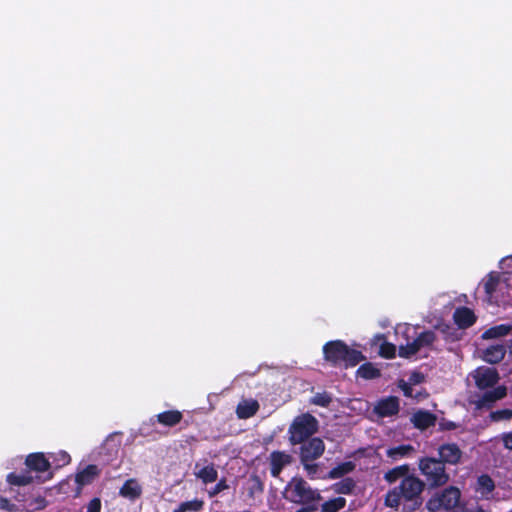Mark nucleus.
Listing matches in <instances>:
<instances>
[{
    "label": "nucleus",
    "instance_id": "1",
    "mask_svg": "<svg viewBox=\"0 0 512 512\" xmlns=\"http://www.w3.org/2000/svg\"><path fill=\"white\" fill-rule=\"evenodd\" d=\"M425 482L414 474L404 477L398 486L390 489L384 499L386 507L398 509L403 502L411 511L417 510L423 503L422 493Z\"/></svg>",
    "mask_w": 512,
    "mask_h": 512
},
{
    "label": "nucleus",
    "instance_id": "2",
    "mask_svg": "<svg viewBox=\"0 0 512 512\" xmlns=\"http://www.w3.org/2000/svg\"><path fill=\"white\" fill-rule=\"evenodd\" d=\"M323 357L333 367L352 368L366 359L360 350L350 348L343 340H331L323 346Z\"/></svg>",
    "mask_w": 512,
    "mask_h": 512
},
{
    "label": "nucleus",
    "instance_id": "3",
    "mask_svg": "<svg viewBox=\"0 0 512 512\" xmlns=\"http://www.w3.org/2000/svg\"><path fill=\"white\" fill-rule=\"evenodd\" d=\"M283 498L297 505H318L322 496L318 489L312 488L301 476L292 477L283 491Z\"/></svg>",
    "mask_w": 512,
    "mask_h": 512
},
{
    "label": "nucleus",
    "instance_id": "4",
    "mask_svg": "<svg viewBox=\"0 0 512 512\" xmlns=\"http://www.w3.org/2000/svg\"><path fill=\"white\" fill-rule=\"evenodd\" d=\"M418 470L423 477L425 487L436 489L444 487L450 481V474L442 461L433 456H423L418 459Z\"/></svg>",
    "mask_w": 512,
    "mask_h": 512
},
{
    "label": "nucleus",
    "instance_id": "5",
    "mask_svg": "<svg viewBox=\"0 0 512 512\" xmlns=\"http://www.w3.org/2000/svg\"><path fill=\"white\" fill-rule=\"evenodd\" d=\"M317 430L318 421L313 415L309 413L299 415L292 421L288 429L289 441L292 445L303 443L311 439Z\"/></svg>",
    "mask_w": 512,
    "mask_h": 512
},
{
    "label": "nucleus",
    "instance_id": "6",
    "mask_svg": "<svg viewBox=\"0 0 512 512\" xmlns=\"http://www.w3.org/2000/svg\"><path fill=\"white\" fill-rule=\"evenodd\" d=\"M461 499V491L456 486H448L434 493L426 502V508L430 512L440 510L450 511L456 508Z\"/></svg>",
    "mask_w": 512,
    "mask_h": 512
},
{
    "label": "nucleus",
    "instance_id": "7",
    "mask_svg": "<svg viewBox=\"0 0 512 512\" xmlns=\"http://www.w3.org/2000/svg\"><path fill=\"white\" fill-rule=\"evenodd\" d=\"M437 339L436 334L432 330L421 332L412 342L399 347V356L402 358H410L418 353L423 347H431Z\"/></svg>",
    "mask_w": 512,
    "mask_h": 512
},
{
    "label": "nucleus",
    "instance_id": "8",
    "mask_svg": "<svg viewBox=\"0 0 512 512\" xmlns=\"http://www.w3.org/2000/svg\"><path fill=\"white\" fill-rule=\"evenodd\" d=\"M484 391L481 395H475V399L471 401L477 410H489L497 401L507 396V388L504 385H498Z\"/></svg>",
    "mask_w": 512,
    "mask_h": 512
},
{
    "label": "nucleus",
    "instance_id": "9",
    "mask_svg": "<svg viewBox=\"0 0 512 512\" xmlns=\"http://www.w3.org/2000/svg\"><path fill=\"white\" fill-rule=\"evenodd\" d=\"M300 444V462H313L320 458L325 451V443L319 437H312Z\"/></svg>",
    "mask_w": 512,
    "mask_h": 512
},
{
    "label": "nucleus",
    "instance_id": "10",
    "mask_svg": "<svg viewBox=\"0 0 512 512\" xmlns=\"http://www.w3.org/2000/svg\"><path fill=\"white\" fill-rule=\"evenodd\" d=\"M473 378L479 390H487L496 387L500 377L497 369L491 367H479L474 371Z\"/></svg>",
    "mask_w": 512,
    "mask_h": 512
},
{
    "label": "nucleus",
    "instance_id": "11",
    "mask_svg": "<svg viewBox=\"0 0 512 512\" xmlns=\"http://www.w3.org/2000/svg\"><path fill=\"white\" fill-rule=\"evenodd\" d=\"M400 401L396 396L379 399L374 405L373 412L380 418L392 417L399 413Z\"/></svg>",
    "mask_w": 512,
    "mask_h": 512
},
{
    "label": "nucleus",
    "instance_id": "12",
    "mask_svg": "<svg viewBox=\"0 0 512 512\" xmlns=\"http://www.w3.org/2000/svg\"><path fill=\"white\" fill-rule=\"evenodd\" d=\"M438 460L446 465H457L461 462L463 455L462 450L456 443H444L439 445L438 449Z\"/></svg>",
    "mask_w": 512,
    "mask_h": 512
},
{
    "label": "nucleus",
    "instance_id": "13",
    "mask_svg": "<svg viewBox=\"0 0 512 512\" xmlns=\"http://www.w3.org/2000/svg\"><path fill=\"white\" fill-rule=\"evenodd\" d=\"M100 474L101 470L95 464H89L81 471H78L75 475V483L77 484L75 496H79L83 487L92 484Z\"/></svg>",
    "mask_w": 512,
    "mask_h": 512
},
{
    "label": "nucleus",
    "instance_id": "14",
    "mask_svg": "<svg viewBox=\"0 0 512 512\" xmlns=\"http://www.w3.org/2000/svg\"><path fill=\"white\" fill-rule=\"evenodd\" d=\"M25 466L27 470H30L31 474L33 471L43 473L51 468V462L45 457L44 453L36 452L26 456Z\"/></svg>",
    "mask_w": 512,
    "mask_h": 512
},
{
    "label": "nucleus",
    "instance_id": "15",
    "mask_svg": "<svg viewBox=\"0 0 512 512\" xmlns=\"http://www.w3.org/2000/svg\"><path fill=\"white\" fill-rule=\"evenodd\" d=\"M292 456L283 451H273L270 454V473L277 478L285 466L291 464Z\"/></svg>",
    "mask_w": 512,
    "mask_h": 512
},
{
    "label": "nucleus",
    "instance_id": "16",
    "mask_svg": "<svg viewBox=\"0 0 512 512\" xmlns=\"http://www.w3.org/2000/svg\"><path fill=\"white\" fill-rule=\"evenodd\" d=\"M453 320L458 329H467L475 324L477 317L472 309L463 306L455 309Z\"/></svg>",
    "mask_w": 512,
    "mask_h": 512
},
{
    "label": "nucleus",
    "instance_id": "17",
    "mask_svg": "<svg viewBox=\"0 0 512 512\" xmlns=\"http://www.w3.org/2000/svg\"><path fill=\"white\" fill-rule=\"evenodd\" d=\"M410 420L415 428L423 431L434 426L436 424L437 417L430 411L418 410L412 415Z\"/></svg>",
    "mask_w": 512,
    "mask_h": 512
},
{
    "label": "nucleus",
    "instance_id": "18",
    "mask_svg": "<svg viewBox=\"0 0 512 512\" xmlns=\"http://www.w3.org/2000/svg\"><path fill=\"white\" fill-rule=\"evenodd\" d=\"M39 479H40L39 476H33L30 473V470H27L26 468L23 469L22 471H20L19 473L11 472L6 476V481L11 487L26 486V485L33 483L35 480H39ZM12 490L13 489L10 488V491H12Z\"/></svg>",
    "mask_w": 512,
    "mask_h": 512
},
{
    "label": "nucleus",
    "instance_id": "19",
    "mask_svg": "<svg viewBox=\"0 0 512 512\" xmlns=\"http://www.w3.org/2000/svg\"><path fill=\"white\" fill-rule=\"evenodd\" d=\"M260 405L255 399H245L238 403L236 415L239 419H248L253 417L259 410Z\"/></svg>",
    "mask_w": 512,
    "mask_h": 512
},
{
    "label": "nucleus",
    "instance_id": "20",
    "mask_svg": "<svg viewBox=\"0 0 512 512\" xmlns=\"http://www.w3.org/2000/svg\"><path fill=\"white\" fill-rule=\"evenodd\" d=\"M506 354V348L503 344H496L487 347L483 352L484 361L490 364L500 363Z\"/></svg>",
    "mask_w": 512,
    "mask_h": 512
},
{
    "label": "nucleus",
    "instance_id": "21",
    "mask_svg": "<svg viewBox=\"0 0 512 512\" xmlns=\"http://www.w3.org/2000/svg\"><path fill=\"white\" fill-rule=\"evenodd\" d=\"M183 419L179 410H167L156 415V421L166 427H174Z\"/></svg>",
    "mask_w": 512,
    "mask_h": 512
},
{
    "label": "nucleus",
    "instance_id": "22",
    "mask_svg": "<svg viewBox=\"0 0 512 512\" xmlns=\"http://www.w3.org/2000/svg\"><path fill=\"white\" fill-rule=\"evenodd\" d=\"M410 466L408 464H403L396 466L384 474V480L389 483L393 484L399 479H403L404 477L410 476Z\"/></svg>",
    "mask_w": 512,
    "mask_h": 512
},
{
    "label": "nucleus",
    "instance_id": "23",
    "mask_svg": "<svg viewBox=\"0 0 512 512\" xmlns=\"http://www.w3.org/2000/svg\"><path fill=\"white\" fill-rule=\"evenodd\" d=\"M415 452L414 446L411 444H402L396 447H391L387 449L386 455L392 461H396L405 457H409L412 453Z\"/></svg>",
    "mask_w": 512,
    "mask_h": 512
},
{
    "label": "nucleus",
    "instance_id": "24",
    "mask_svg": "<svg viewBox=\"0 0 512 512\" xmlns=\"http://www.w3.org/2000/svg\"><path fill=\"white\" fill-rule=\"evenodd\" d=\"M141 492V487L137 484V482L134 479L126 480L119 490V494L122 497L129 498L132 500L140 497Z\"/></svg>",
    "mask_w": 512,
    "mask_h": 512
},
{
    "label": "nucleus",
    "instance_id": "25",
    "mask_svg": "<svg viewBox=\"0 0 512 512\" xmlns=\"http://www.w3.org/2000/svg\"><path fill=\"white\" fill-rule=\"evenodd\" d=\"M357 377L365 380H372L381 376V371L373 363L366 362L359 366L356 371Z\"/></svg>",
    "mask_w": 512,
    "mask_h": 512
},
{
    "label": "nucleus",
    "instance_id": "26",
    "mask_svg": "<svg viewBox=\"0 0 512 512\" xmlns=\"http://www.w3.org/2000/svg\"><path fill=\"white\" fill-rule=\"evenodd\" d=\"M494 489L495 482L488 474H481L477 478L476 491H478L483 497H487L494 491Z\"/></svg>",
    "mask_w": 512,
    "mask_h": 512
},
{
    "label": "nucleus",
    "instance_id": "27",
    "mask_svg": "<svg viewBox=\"0 0 512 512\" xmlns=\"http://www.w3.org/2000/svg\"><path fill=\"white\" fill-rule=\"evenodd\" d=\"M354 469L355 464L352 461L342 462L329 471L327 478L339 479L351 473L352 471H354Z\"/></svg>",
    "mask_w": 512,
    "mask_h": 512
},
{
    "label": "nucleus",
    "instance_id": "28",
    "mask_svg": "<svg viewBox=\"0 0 512 512\" xmlns=\"http://www.w3.org/2000/svg\"><path fill=\"white\" fill-rule=\"evenodd\" d=\"M356 483L351 477L343 478L332 485V490L337 494L349 495L355 489Z\"/></svg>",
    "mask_w": 512,
    "mask_h": 512
},
{
    "label": "nucleus",
    "instance_id": "29",
    "mask_svg": "<svg viewBox=\"0 0 512 512\" xmlns=\"http://www.w3.org/2000/svg\"><path fill=\"white\" fill-rule=\"evenodd\" d=\"M511 326L507 324H500L490 327L482 334L483 339H495L506 336L511 331Z\"/></svg>",
    "mask_w": 512,
    "mask_h": 512
},
{
    "label": "nucleus",
    "instance_id": "30",
    "mask_svg": "<svg viewBox=\"0 0 512 512\" xmlns=\"http://www.w3.org/2000/svg\"><path fill=\"white\" fill-rule=\"evenodd\" d=\"M204 504L202 499L195 498L190 501L181 502L173 512H199L204 508Z\"/></svg>",
    "mask_w": 512,
    "mask_h": 512
},
{
    "label": "nucleus",
    "instance_id": "31",
    "mask_svg": "<svg viewBox=\"0 0 512 512\" xmlns=\"http://www.w3.org/2000/svg\"><path fill=\"white\" fill-rule=\"evenodd\" d=\"M248 496L254 498L256 495H260L264 492V483L260 476L252 474L248 480Z\"/></svg>",
    "mask_w": 512,
    "mask_h": 512
},
{
    "label": "nucleus",
    "instance_id": "32",
    "mask_svg": "<svg viewBox=\"0 0 512 512\" xmlns=\"http://www.w3.org/2000/svg\"><path fill=\"white\" fill-rule=\"evenodd\" d=\"M196 476L200 478L203 483H212L215 482L218 478V471L214 467L213 464L204 466L197 473Z\"/></svg>",
    "mask_w": 512,
    "mask_h": 512
},
{
    "label": "nucleus",
    "instance_id": "33",
    "mask_svg": "<svg viewBox=\"0 0 512 512\" xmlns=\"http://www.w3.org/2000/svg\"><path fill=\"white\" fill-rule=\"evenodd\" d=\"M346 506V499L343 497H336L325 501L321 505L322 512H338Z\"/></svg>",
    "mask_w": 512,
    "mask_h": 512
},
{
    "label": "nucleus",
    "instance_id": "34",
    "mask_svg": "<svg viewBox=\"0 0 512 512\" xmlns=\"http://www.w3.org/2000/svg\"><path fill=\"white\" fill-rule=\"evenodd\" d=\"M500 283V274L497 272H490L484 282V291L487 296L491 297Z\"/></svg>",
    "mask_w": 512,
    "mask_h": 512
},
{
    "label": "nucleus",
    "instance_id": "35",
    "mask_svg": "<svg viewBox=\"0 0 512 512\" xmlns=\"http://www.w3.org/2000/svg\"><path fill=\"white\" fill-rule=\"evenodd\" d=\"M49 459H51V463H53L56 468L64 467L71 462L70 455L64 450H60L56 453H49Z\"/></svg>",
    "mask_w": 512,
    "mask_h": 512
},
{
    "label": "nucleus",
    "instance_id": "36",
    "mask_svg": "<svg viewBox=\"0 0 512 512\" xmlns=\"http://www.w3.org/2000/svg\"><path fill=\"white\" fill-rule=\"evenodd\" d=\"M440 331L444 336V339L449 342H455L460 339V333L458 329L450 326V325H443L440 327Z\"/></svg>",
    "mask_w": 512,
    "mask_h": 512
},
{
    "label": "nucleus",
    "instance_id": "37",
    "mask_svg": "<svg viewBox=\"0 0 512 512\" xmlns=\"http://www.w3.org/2000/svg\"><path fill=\"white\" fill-rule=\"evenodd\" d=\"M489 418L493 422H499L503 420H511L512 419V409L505 408L496 411H492L489 415Z\"/></svg>",
    "mask_w": 512,
    "mask_h": 512
},
{
    "label": "nucleus",
    "instance_id": "38",
    "mask_svg": "<svg viewBox=\"0 0 512 512\" xmlns=\"http://www.w3.org/2000/svg\"><path fill=\"white\" fill-rule=\"evenodd\" d=\"M310 402L320 407H328L332 402V397L327 392L316 393Z\"/></svg>",
    "mask_w": 512,
    "mask_h": 512
},
{
    "label": "nucleus",
    "instance_id": "39",
    "mask_svg": "<svg viewBox=\"0 0 512 512\" xmlns=\"http://www.w3.org/2000/svg\"><path fill=\"white\" fill-rule=\"evenodd\" d=\"M379 354L386 359H392L396 355V346L390 342H384L380 345Z\"/></svg>",
    "mask_w": 512,
    "mask_h": 512
},
{
    "label": "nucleus",
    "instance_id": "40",
    "mask_svg": "<svg viewBox=\"0 0 512 512\" xmlns=\"http://www.w3.org/2000/svg\"><path fill=\"white\" fill-rule=\"evenodd\" d=\"M228 488H229V485L227 484L226 479L222 478L221 480L218 481V483L211 490H209L208 494L210 497H215L216 495H218L219 493H221L222 491H224Z\"/></svg>",
    "mask_w": 512,
    "mask_h": 512
},
{
    "label": "nucleus",
    "instance_id": "41",
    "mask_svg": "<svg viewBox=\"0 0 512 512\" xmlns=\"http://www.w3.org/2000/svg\"><path fill=\"white\" fill-rule=\"evenodd\" d=\"M0 509L8 511V512H18L19 508L16 504L11 503V501L5 497L0 496Z\"/></svg>",
    "mask_w": 512,
    "mask_h": 512
},
{
    "label": "nucleus",
    "instance_id": "42",
    "mask_svg": "<svg viewBox=\"0 0 512 512\" xmlns=\"http://www.w3.org/2000/svg\"><path fill=\"white\" fill-rule=\"evenodd\" d=\"M425 376L422 372L414 371L409 376V383L412 385L421 384L424 382Z\"/></svg>",
    "mask_w": 512,
    "mask_h": 512
},
{
    "label": "nucleus",
    "instance_id": "43",
    "mask_svg": "<svg viewBox=\"0 0 512 512\" xmlns=\"http://www.w3.org/2000/svg\"><path fill=\"white\" fill-rule=\"evenodd\" d=\"M101 511V500L98 497L93 498L87 505L86 512H100Z\"/></svg>",
    "mask_w": 512,
    "mask_h": 512
},
{
    "label": "nucleus",
    "instance_id": "44",
    "mask_svg": "<svg viewBox=\"0 0 512 512\" xmlns=\"http://www.w3.org/2000/svg\"><path fill=\"white\" fill-rule=\"evenodd\" d=\"M301 464L303 465L304 469L306 470L308 476L313 478V476L318 471V465L313 462H301Z\"/></svg>",
    "mask_w": 512,
    "mask_h": 512
},
{
    "label": "nucleus",
    "instance_id": "45",
    "mask_svg": "<svg viewBox=\"0 0 512 512\" xmlns=\"http://www.w3.org/2000/svg\"><path fill=\"white\" fill-rule=\"evenodd\" d=\"M398 386L406 397H412V384H410L409 382H405L404 380H400Z\"/></svg>",
    "mask_w": 512,
    "mask_h": 512
},
{
    "label": "nucleus",
    "instance_id": "46",
    "mask_svg": "<svg viewBox=\"0 0 512 512\" xmlns=\"http://www.w3.org/2000/svg\"><path fill=\"white\" fill-rule=\"evenodd\" d=\"M440 430L443 431H452L455 430L458 427V424H456L453 421L442 419V421L439 423Z\"/></svg>",
    "mask_w": 512,
    "mask_h": 512
},
{
    "label": "nucleus",
    "instance_id": "47",
    "mask_svg": "<svg viewBox=\"0 0 512 512\" xmlns=\"http://www.w3.org/2000/svg\"><path fill=\"white\" fill-rule=\"evenodd\" d=\"M501 440H502L504 448L512 451V431L503 433L501 436Z\"/></svg>",
    "mask_w": 512,
    "mask_h": 512
},
{
    "label": "nucleus",
    "instance_id": "48",
    "mask_svg": "<svg viewBox=\"0 0 512 512\" xmlns=\"http://www.w3.org/2000/svg\"><path fill=\"white\" fill-rule=\"evenodd\" d=\"M34 503H35V506L32 509L33 511L42 510V509L46 508V506H47V501L42 496H38L37 498H35Z\"/></svg>",
    "mask_w": 512,
    "mask_h": 512
},
{
    "label": "nucleus",
    "instance_id": "49",
    "mask_svg": "<svg viewBox=\"0 0 512 512\" xmlns=\"http://www.w3.org/2000/svg\"><path fill=\"white\" fill-rule=\"evenodd\" d=\"M302 507L295 512H315L318 510V505H301Z\"/></svg>",
    "mask_w": 512,
    "mask_h": 512
},
{
    "label": "nucleus",
    "instance_id": "50",
    "mask_svg": "<svg viewBox=\"0 0 512 512\" xmlns=\"http://www.w3.org/2000/svg\"><path fill=\"white\" fill-rule=\"evenodd\" d=\"M507 348L508 352L512 355V339L508 341Z\"/></svg>",
    "mask_w": 512,
    "mask_h": 512
},
{
    "label": "nucleus",
    "instance_id": "51",
    "mask_svg": "<svg viewBox=\"0 0 512 512\" xmlns=\"http://www.w3.org/2000/svg\"><path fill=\"white\" fill-rule=\"evenodd\" d=\"M453 512H468V510L466 508H462L461 510H455Z\"/></svg>",
    "mask_w": 512,
    "mask_h": 512
},
{
    "label": "nucleus",
    "instance_id": "52",
    "mask_svg": "<svg viewBox=\"0 0 512 512\" xmlns=\"http://www.w3.org/2000/svg\"><path fill=\"white\" fill-rule=\"evenodd\" d=\"M475 512H486L484 509H482L481 507H479Z\"/></svg>",
    "mask_w": 512,
    "mask_h": 512
}]
</instances>
